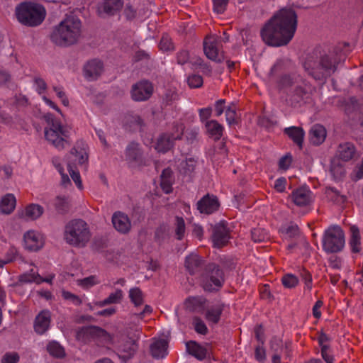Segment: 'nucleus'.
Here are the masks:
<instances>
[{
    "instance_id": "nucleus-45",
    "label": "nucleus",
    "mask_w": 363,
    "mask_h": 363,
    "mask_svg": "<svg viewBox=\"0 0 363 363\" xmlns=\"http://www.w3.org/2000/svg\"><path fill=\"white\" fill-rule=\"evenodd\" d=\"M252 240L255 242H264L269 238L268 233L266 230L261 228H254L251 231Z\"/></svg>"
},
{
    "instance_id": "nucleus-36",
    "label": "nucleus",
    "mask_w": 363,
    "mask_h": 363,
    "mask_svg": "<svg viewBox=\"0 0 363 363\" xmlns=\"http://www.w3.org/2000/svg\"><path fill=\"white\" fill-rule=\"evenodd\" d=\"M188 353L199 360H203L206 357L207 350L203 346L195 341H189L186 343Z\"/></svg>"
},
{
    "instance_id": "nucleus-5",
    "label": "nucleus",
    "mask_w": 363,
    "mask_h": 363,
    "mask_svg": "<svg viewBox=\"0 0 363 363\" xmlns=\"http://www.w3.org/2000/svg\"><path fill=\"white\" fill-rule=\"evenodd\" d=\"M72 127L62 124L60 121H52L44 130L45 140L59 150L69 147L72 144Z\"/></svg>"
},
{
    "instance_id": "nucleus-33",
    "label": "nucleus",
    "mask_w": 363,
    "mask_h": 363,
    "mask_svg": "<svg viewBox=\"0 0 363 363\" xmlns=\"http://www.w3.org/2000/svg\"><path fill=\"white\" fill-rule=\"evenodd\" d=\"M16 206V199L12 194H7L0 201V212L4 214L11 213Z\"/></svg>"
},
{
    "instance_id": "nucleus-4",
    "label": "nucleus",
    "mask_w": 363,
    "mask_h": 363,
    "mask_svg": "<svg viewBox=\"0 0 363 363\" xmlns=\"http://www.w3.org/2000/svg\"><path fill=\"white\" fill-rule=\"evenodd\" d=\"M82 21L73 15L67 16L55 26L50 34L51 41L57 45L67 47L75 44L82 35Z\"/></svg>"
},
{
    "instance_id": "nucleus-14",
    "label": "nucleus",
    "mask_w": 363,
    "mask_h": 363,
    "mask_svg": "<svg viewBox=\"0 0 363 363\" xmlns=\"http://www.w3.org/2000/svg\"><path fill=\"white\" fill-rule=\"evenodd\" d=\"M44 244V236L38 231L30 230L23 235V246L29 251H38Z\"/></svg>"
},
{
    "instance_id": "nucleus-59",
    "label": "nucleus",
    "mask_w": 363,
    "mask_h": 363,
    "mask_svg": "<svg viewBox=\"0 0 363 363\" xmlns=\"http://www.w3.org/2000/svg\"><path fill=\"white\" fill-rule=\"evenodd\" d=\"M194 329L197 333L206 335L208 333V328L206 324L200 318H194Z\"/></svg>"
},
{
    "instance_id": "nucleus-35",
    "label": "nucleus",
    "mask_w": 363,
    "mask_h": 363,
    "mask_svg": "<svg viewBox=\"0 0 363 363\" xmlns=\"http://www.w3.org/2000/svg\"><path fill=\"white\" fill-rule=\"evenodd\" d=\"M173 172L170 167L163 169L160 175V186L163 191L169 194L172 191Z\"/></svg>"
},
{
    "instance_id": "nucleus-6",
    "label": "nucleus",
    "mask_w": 363,
    "mask_h": 363,
    "mask_svg": "<svg viewBox=\"0 0 363 363\" xmlns=\"http://www.w3.org/2000/svg\"><path fill=\"white\" fill-rule=\"evenodd\" d=\"M16 15L18 21L22 24L37 26L44 21L46 11L41 4L24 2L16 7Z\"/></svg>"
},
{
    "instance_id": "nucleus-42",
    "label": "nucleus",
    "mask_w": 363,
    "mask_h": 363,
    "mask_svg": "<svg viewBox=\"0 0 363 363\" xmlns=\"http://www.w3.org/2000/svg\"><path fill=\"white\" fill-rule=\"evenodd\" d=\"M330 172L333 178L336 181L341 180L345 175V170L343 166L335 161L332 162L330 164Z\"/></svg>"
},
{
    "instance_id": "nucleus-3",
    "label": "nucleus",
    "mask_w": 363,
    "mask_h": 363,
    "mask_svg": "<svg viewBox=\"0 0 363 363\" xmlns=\"http://www.w3.org/2000/svg\"><path fill=\"white\" fill-rule=\"evenodd\" d=\"M137 328L130 323H118L115 331V354L122 363H127L138 350Z\"/></svg>"
},
{
    "instance_id": "nucleus-60",
    "label": "nucleus",
    "mask_w": 363,
    "mask_h": 363,
    "mask_svg": "<svg viewBox=\"0 0 363 363\" xmlns=\"http://www.w3.org/2000/svg\"><path fill=\"white\" fill-rule=\"evenodd\" d=\"M229 0H213V11L217 13H223L228 6Z\"/></svg>"
},
{
    "instance_id": "nucleus-11",
    "label": "nucleus",
    "mask_w": 363,
    "mask_h": 363,
    "mask_svg": "<svg viewBox=\"0 0 363 363\" xmlns=\"http://www.w3.org/2000/svg\"><path fill=\"white\" fill-rule=\"evenodd\" d=\"M125 157L127 161L134 166L140 167L147 165L141 145L135 141L128 145L125 149Z\"/></svg>"
},
{
    "instance_id": "nucleus-23",
    "label": "nucleus",
    "mask_w": 363,
    "mask_h": 363,
    "mask_svg": "<svg viewBox=\"0 0 363 363\" xmlns=\"http://www.w3.org/2000/svg\"><path fill=\"white\" fill-rule=\"evenodd\" d=\"M203 51L206 56L216 62H222L225 60L223 55H218V50L216 47V40H210L208 39H206L203 42Z\"/></svg>"
},
{
    "instance_id": "nucleus-48",
    "label": "nucleus",
    "mask_w": 363,
    "mask_h": 363,
    "mask_svg": "<svg viewBox=\"0 0 363 363\" xmlns=\"http://www.w3.org/2000/svg\"><path fill=\"white\" fill-rule=\"evenodd\" d=\"M69 200L65 196H57L54 200V206L61 213L66 211L69 207Z\"/></svg>"
},
{
    "instance_id": "nucleus-15",
    "label": "nucleus",
    "mask_w": 363,
    "mask_h": 363,
    "mask_svg": "<svg viewBox=\"0 0 363 363\" xmlns=\"http://www.w3.org/2000/svg\"><path fill=\"white\" fill-rule=\"evenodd\" d=\"M196 206L201 213L209 215L218 210L220 203L216 196L207 194L197 202Z\"/></svg>"
},
{
    "instance_id": "nucleus-22",
    "label": "nucleus",
    "mask_w": 363,
    "mask_h": 363,
    "mask_svg": "<svg viewBox=\"0 0 363 363\" xmlns=\"http://www.w3.org/2000/svg\"><path fill=\"white\" fill-rule=\"evenodd\" d=\"M121 10L126 21H131L137 16V9L130 1L124 4V0H115V13Z\"/></svg>"
},
{
    "instance_id": "nucleus-37",
    "label": "nucleus",
    "mask_w": 363,
    "mask_h": 363,
    "mask_svg": "<svg viewBox=\"0 0 363 363\" xmlns=\"http://www.w3.org/2000/svg\"><path fill=\"white\" fill-rule=\"evenodd\" d=\"M224 304L217 303L207 309L205 314L206 319L213 324H217L220 319V315L223 311Z\"/></svg>"
},
{
    "instance_id": "nucleus-1",
    "label": "nucleus",
    "mask_w": 363,
    "mask_h": 363,
    "mask_svg": "<svg viewBox=\"0 0 363 363\" xmlns=\"http://www.w3.org/2000/svg\"><path fill=\"white\" fill-rule=\"evenodd\" d=\"M296 28V12L291 9H282L264 24L260 35L267 45L285 46L292 40Z\"/></svg>"
},
{
    "instance_id": "nucleus-13",
    "label": "nucleus",
    "mask_w": 363,
    "mask_h": 363,
    "mask_svg": "<svg viewBox=\"0 0 363 363\" xmlns=\"http://www.w3.org/2000/svg\"><path fill=\"white\" fill-rule=\"evenodd\" d=\"M211 239L214 247L220 248L227 245L230 239V232L223 220L212 225Z\"/></svg>"
},
{
    "instance_id": "nucleus-27",
    "label": "nucleus",
    "mask_w": 363,
    "mask_h": 363,
    "mask_svg": "<svg viewBox=\"0 0 363 363\" xmlns=\"http://www.w3.org/2000/svg\"><path fill=\"white\" fill-rule=\"evenodd\" d=\"M325 138L326 130L323 125L315 124L312 126L309 131V140L313 145H320L325 141Z\"/></svg>"
},
{
    "instance_id": "nucleus-47",
    "label": "nucleus",
    "mask_w": 363,
    "mask_h": 363,
    "mask_svg": "<svg viewBox=\"0 0 363 363\" xmlns=\"http://www.w3.org/2000/svg\"><path fill=\"white\" fill-rule=\"evenodd\" d=\"M225 117L228 123L231 125L238 123V118L236 113V108L234 104H231L225 110Z\"/></svg>"
},
{
    "instance_id": "nucleus-50",
    "label": "nucleus",
    "mask_w": 363,
    "mask_h": 363,
    "mask_svg": "<svg viewBox=\"0 0 363 363\" xmlns=\"http://www.w3.org/2000/svg\"><path fill=\"white\" fill-rule=\"evenodd\" d=\"M67 171L77 187L82 190L83 189V185L79 171L75 169L69 163L67 164Z\"/></svg>"
},
{
    "instance_id": "nucleus-10",
    "label": "nucleus",
    "mask_w": 363,
    "mask_h": 363,
    "mask_svg": "<svg viewBox=\"0 0 363 363\" xmlns=\"http://www.w3.org/2000/svg\"><path fill=\"white\" fill-rule=\"evenodd\" d=\"M345 246V234L338 225L330 227L325 232L323 240V247L326 252H340Z\"/></svg>"
},
{
    "instance_id": "nucleus-56",
    "label": "nucleus",
    "mask_w": 363,
    "mask_h": 363,
    "mask_svg": "<svg viewBox=\"0 0 363 363\" xmlns=\"http://www.w3.org/2000/svg\"><path fill=\"white\" fill-rule=\"evenodd\" d=\"M177 92L174 89H167L164 95L163 100L166 106L171 105L173 101L178 100Z\"/></svg>"
},
{
    "instance_id": "nucleus-24",
    "label": "nucleus",
    "mask_w": 363,
    "mask_h": 363,
    "mask_svg": "<svg viewBox=\"0 0 363 363\" xmlns=\"http://www.w3.org/2000/svg\"><path fill=\"white\" fill-rule=\"evenodd\" d=\"M43 212V206L36 203H30L19 212V216L27 220H33L40 218Z\"/></svg>"
},
{
    "instance_id": "nucleus-19",
    "label": "nucleus",
    "mask_w": 363,
    "mask_h": 363,
    "mask_svg": "<svg viewBox=\"0 0 363 363\" xmlns=\"http://www.w3.org/2000/svg\"><path fill=\"white\" fill-rule=\"evenodd\" d=\"M33 86L35 91L42 96V99L45 102V104L49 106L50 108L56 111L59 113L62 116H63V113H62L60 108L57 106V105L52 101L51 99H48L47 96L44 95L45 91L47 89V84L44 79L40 77H36L33 81Z\"/></svg>"
},
{
    "instance_id": "nucleus-58",
    "label": "nucleus",
    "mask_w": 363,
    "mask_h": 363,
    "mask_svg": "<svg viewBox=\"0 0 363 363\" xmlns=\"http://www.w3.org/2000/svg\"><path fill=\"white\" fill-rule=\"evenodd\" d=\"M167 233V226L164 225H160L155 230V240L159 243L162 242L166 238Z\"/></svg>"
},
{
    "instance_id": "nucleus-55",
    "label": "nucleus",
    "mask_w": 363,
    "mask_h": 363,
    "mask_svg": "<svg viewBox=\"0 0 363 363\" xmlns=\"http://www.w3.org/2000/svg\"><path fill=\"white\" fill-rule=\"evenodd\" d=\"M20 360L19 354L16 352L5 353L1 359V363H18Z\"/></svg>"
},
{
    "instance_id": "nucleus-28",
    "label": "nucleus",
    "mask_w": 363,
    "mask_h": 363,
    "mask_svg": "<svg viewBox=\"0 0 363 363\" xmlns=\"http://www.w3.org/2000/svg\"><path fill=\"white\" fill-rule=\"evenodd\" d=\"M168 342L164 339H160L150 345V353L155 359H162L167 354Z\"/></svg>"
},
{
    "instance_id": "nucleus-2",
    "label": "nucleus",
    "mask_w": 363,
    "mask_h": 363,
    "mask_svg": "<svg viewBox=\"0 0 363 363\" xmlns=\"http://www.w3.org/2000/svg\"><path fill=\"white\" fill-rule=\"evenodd\" d=\"M340 49L335 48L328 53L322 52L320 48H315L307 54L303 63L304 70L308 75L315 81L324 82L334 73L341 57L337 55Z\"/></svg>"
},
{
    "instance_id": "nucleus-40",
    "label": "nucleus",
    "mask_w": 363,
    "mask_h": 363,
    "mask_svg": "<svg viewBox=\"0 0 363 363\" xmlns=\"http://www.w3.org/2000/svg\"><path fill=\"white\" fill-rule=\"evenodd\" d=\"M77 286L84 290H89L93 286L100 283V279L97 276L91 275L76 281Z\"/></svg>"
},
{
    "instance_id": "nucleus-12",
    "label": "nucleus",
    "mask_w": 363,
    "mask_h": 363,
    "mask_svg": "<svg viewBox=\"0 0 363 363\" xmlns=\"http://www.w3.org/2000/svg\"><path fill=\"white\" fill-rule=\"evenodd\" d=\"M130 93L135 101H147L153 93L152 84L148 80H141L133 85Z\"/></svg>"
},
{
    "instance_id": "nucleus-62",
    "label": "nucleus",
    "mask_w": 363,
    "mask_h": 363,
    "mask_svg": "<svg viewBox=\"0 0 363 363\" xmlns=\"http://www.w3.org/2000/svg\"><path fill=\"white\" fill-rule=\"evenodd\" d=\"M270 350L274 353H281L283 350V342L278 338H272L270 341Z\"/></svg>"
},
{
    "instance_id": "nucleus-43",
    "label": "nucleus",
    "mask_w": 363,
    "mask_h": 363,
    "mask_svg": "<svg viewBox=\"0 0 363 363\" xmlns=\"http://www.w3.org/2000/svg\"><path fill=\"white\" fill-rule=\"evenodd\" d=\"M47 350L50 355L57 358L63 357L65 354L64 348L55 341L48 343Z\"/></svg>"
},
{
    "instance_id": "nucleus-51",
    "label": "nucleus",
    "mask_w": 363,
    "mask_h": 363,
    "mask_svg": "<svg viewBox=\"0 0 363 363\" xmlns=\"http://www.w3.org/2000/svg\"><path fill=\"white\" fill-rule=\"evenodd\" d=\"M185 222L183 218L176 217V229L175 234L178 240H182L184 236Z\"/></svg>"
},
{
    "instance_id": "nucleus-30",
    "label": "nucleus",
    "mask_w": 363,
    "mask_h": 363,
    "mask_svg": "<svg viewBox=\"0 0 363 363\" xmlns=\"http://www.w3.org/2000/svg\"><path fill=\"white\" fill-rule=\"evenodd\" d=\"M337 155L343 161L347 162L353 159L356 155L354 145L351 143L340 144L337 148Z\"/></svg>"
},
{
    "instance_id": "nucleus-49",
    "label": "nucleus",
    "mask_w": 363,
    "mask_h": 363,
    "mask_svg": "<svg viewBox=\"0 0 363 363\" xmlns=\"http://www.w3.org/2000/svg\"><path fill=\"white\" fill-rule=\"evenodd\" d=\"M129 297L135 306H140L143 303V292L138 288H133L129 291Z\"/></svg>"
},
{
    "instance_id": "nucleus-46",
    "label": "nucleus",
    "mask_w": 363,
    "mask_h": 363,
    "mask_svg": "<svg viewBox=\"0 0 363 363\" xmlns=\"http://www.w3.org/2000/svg\"><path fill=\"white\" fill-rule=\"evenodd\" d=\"M196 163V160H195L194 158L191 157L186 159L185 161L182 162L180 164L182 168L181 172H182V173L184 174L190 175L194 172Z\"/></svg>"
},
{
    "instance_id": "nucleus-63",
    "label": "nucleus",
    "mask_w": 363,
    "mask_h": 363,
    "mask_svg": "<svg viewBox=\"0 0 363 363\" xmlns=\"http://www.w3.org/2000/svg\"><path fill=\"white\" fill-rule=\"evenodd\" d=\"M62 296L65 300H68L75 305H79L82 303L80 298L71 292L63 290Z\"/></svg>"
},
{
    "instance_id": "nucleus-61",
    "label": "nucleus",
    "mask_w": 363,
    "mask_h": 363,
    "mask_svg": "<svg viewBox=\"0 0 363 363\" xmlns=\"http://www.w3.org/2000/svg\"><path fill=\"white\" fill-rule=\"evenodd\" d=\"M308 94L306 89L301 86H296L294 91V96L297 102L306 98Z\"/></svg>"
},
{
    "instance_id": "nucleus-32",
    "label": "nucleus",
    "mask_w": 363,
    "mask_h": 363,
    "mask_svg": "<svg viewBox=\"0 0 363 363\" xmlns=\"http://www.w3.org/2000/svg\"><path fill=\"white\" fill-rule=\"evenodd\" d=\"M206 128L208 135L214 140H218L223 136L224 128L216 120L207 121Z\"/></svg>"
},
{
    "instance_id": "nucleus-7",
    "label": "nucleus",
    "mask_w": 363,
    "mask_h": 363,
    "mask_svg": "<svg viewBox=\"0 0 363 363\" xmlns=\"http://www.w3.org/2000/svg\"><path fill=\"white\" fill-rule=\"evenodd\" d=\"M65 239L74 246H84L91 235L87 224L82 220H72L65 226Z\"/></svg>"
},
{
    "instance_id": "nucleus-18",
    "label": "nucleus",
    "mask_w": 363,
    "mask_h": 363,
    "mask_svg": "<svg viewBox=\"0 0 363 363\" xmlns=\"http://www.w3.org/2000/svg\"><path fill=\"white\" fill-rule=\"evenodd\" d=\"M104 70L103 62L99 60L94 59L85 64L83 72L84 77L88 80H95L103 73Z\"/></svg>"
},
{
    "instance_id": "nucleus-41",
    "label": "nucleus",
    "mask_w": 363,
    "mask_h": 363,
    "mask_svg": "<svg viewBox=\"0 0 363 363\" xmlns=\"http://www.w3.org/2000/svg\"><path fill=\"white\" fill-rule=\"evenodd\" d=\"M113 0H104L99 5L97 12L100 17L106 18L113 14Z\"/></svg>"
},
{
    "instance_id": "nucleus-8",
    "label": "nucleus",
    "mask_w": 363,
    "mask_h": 363,
    "mask_svg": "<svg viewBox=\"0 0 363 363\" xmlns=\"http://www.w3.org/2000/svg\"><path fill=\"white\" fill-rule=\"evenodd\" d=\"M201 284L206 291L218 290L224 283V273L216 263L207 264L199 277Z\"/></svg>"
},
{
    "instance_id": "nucleus-34",
    "label": "nucleus",
    "mask_w": 363,
    "mask_h": 363,
    "mask_svg": "<svg viewBox=\"0 0 363 363\" xmlns=\"http://www.w3.org/2000/svg\"><path fill=\"white\" fill-rule=\"evenodd\" d=\"M70 155L74 157V160L78 164L82 165L88 161L87 147L85 145L74 147L70 151Z\"/></svg>"
},
{
    "instance_id": "nucleus-52",
    "label": "nucleus",
    "mask_w": 363,
    "mask_h": 363,
    "mask_svg": "<svg viewBox=\"0 0 363 363\" xmlns=\"http://www.w3.org/2000/svg\"><path fill=\"white\" fill-rule=\"evenodd\" d=\"M52 89L57 98L61 101V103L66 107L69 106V101L64 89L58 86H54Z\"/></svg>"
},
{
    "instance_id": "nucleus-54",
    "label": "nucleus",
    "mask_w": 363,
    "mask_h": 363,
    "mask_svg": "<svg viewBox=\"0 0 363 363\" xmlns=\"http://www.w3.org/2000/svg\"><path fill=\"white\" fill-rule=\"evenodd\" d=\"M187 82L190 88H199L203 85V81L201 76L199 74H192L188 77Z\"/></svg>"
},
{
    "instance_id": "nucleus-53",
    "label": "nucleus",
    "mask_w": 363,
    "mask_h": 363,
    "mask_svg": "<svg viewBox=\"0 0 363 363\" xmlns=\"http://www.w3.org/2000/svg\"><path fill=\"white\" fill-rule=\"evenodd\" d=\"M281 281L286 288H294L298 284V280L295 275L287 274L282 277Z\"/></svg>"
},
{
    "instance_id": "nucleus-16",
    "label": "nucleus",
    "mask_w": 363,
    "mask_h": 363,
    "mask_svg": "<svg viewBox=\"0 0 363 363\" xmlns=\"http://www.w3.org/2000/svg\"><path fill=\"white\" fill-rule=\"evenodd\" d=\"M121 120L123 128L129 131H143L145 126L144 121L140 116L131 113L124 114Z\"/></svg>"
},
{
    "instance_id": "nucleus-9",
    "label": "nucleus",
    "mask_w": 363,
    "mask_h": 363,
    "mask_svg": "<svg viewBox=\"0 0 363 363\" xmlns=\"http://www.w3.org/2000/svg\"><path fill=\"white\" fill-rule=\"evenodd\" d=\"M77 338L82 342L94 340L99 346L110 349L112 345L111 337L103 329L98 327H84L77 333Z\"/></svg>"
},
{
    "instance_id": "nucleus-44",
    "label": "nucleus",
    "mask_w": 363,
    "mask_h": 363,
    "mask_svg": "<svg viewBox=\"0 0 363 363\" xmlns=\"http://www.w3.org/2000/svg\"><path fill=\"white\" fill-rule=\"evenodd\" d=\"M327 196L334 203L338 204L344 203L347 197L340 194V192L334 187H328L326 189Z\"/></svg>"
},
{
    "instance_id": "nucleus-26",
    "label": "nucleus",
    "mask_w": 363,
    "mask_h": 363,
    "mask_svg": "<svg viewBox=\"0 0 363 363\" xmlns=\"http://www.w3.org/2000/svg\"><path fill=\"white\" fill-rule=\"evenodd\" d=\"M206 302L207 300L203 296H191L186 299L185 306L191 312L203 313Z\"/></svg>"
},
{
    "instance_id": "nucleus-25",
    "label": "nucleus",
    "mask_w": 363,
    "mask_h": 363,
    "mask_svg": "<svg viewBox=\"0 0 363 363\" xmlns=\"http://www.w3.org/2000/svg\"><path fill=\"white\" fill-rule=\"evenodd\" d=\"M131 229V222L124 213L121 211L115 212V230L121 234H127Z\"/></svg>"
},
{
    "instance_id": "nucleus-64",
    "label": "nucleus",
    "mask_w": 363,
    "mask_h": 363,
    "mask_svg": "<svg viewBox=\"0 0 363 363\" xmlns=\"http://www.w3.org/2000/svg\"><path fill=\"white\" fill-rule=\"evenodd\" d=\"M160 48L162 50L169 51L174 49V45L170 38L163 36L160 42Z\"/></svg>"
},
{
    "instance_id": "nucleus-29",
    "label": "nucleus",
    "mask_w": 363,
    "mask_h": 363,
    "mask_svg": "<svg viewBox=\"0 0 363 363\" xmlns=\"http://www.w3.org/2000/svg\"><path fill=\"white\" fill-rule=\"evenodd\" d=\"M291 197L294 203L298 206H306L311 203V191L305 188L294 190Z\"/></svg>"
},
{
    "instance_id": "nucleus-38",
    "label": "nucleus",
    "mask_w": 363,
    "mask_h": 363,
    "mask_svg": "<svg viewBox=\"0 0 363 363\" xmlns=\"http://www.w3.org/2000/svg\"><path fill=\"white\" fill-rule=\"evenodd\" d=\"M53 276H50L45 279L42 278L36 272H34L33 269L30 270V272L23 274L21 276L20 280L22 282H35L36 284H40L42 282H48L50 283L53 279Z\"/></svg>"
},
{
    "instance_id": "nucleus-31",
    "label": "nucleus",
    "mask_w": 363,
    "mask_h": 363,
    "mask_svg": "<svg viewBox=\"0 0 363 363\" xmlns=\"http://www.w3.org/2000/svg\"><path fill=\"white\" fill-rule=\"evenodd\" d=\"M284 133L287 135L300 149H302L305 135L302 128L296 126L286 128L284 130Z\"/></svg>"
},
{
    "instance_id": "nucleus-17",
    "label": "nucleus",
    "mask_w": 363,
    "mask_h": 363,
    "mask_svg": "<svg viewBox=\"0 0 363 363\" xmlns=\"http://www.w3.org/2000/svg\"><path fill=\"white\" fill-rule=\"evenodd\" d=\"M204 261L197 254H191L185 258V267L191 275L201 276L205 266Z\"/></svg>"
},
{
    "instance_id": "nucleus-39",
    "label": "nucleus",
    "mask_w": 363,
    "mask_h": 363,
    "mask_svg": "<svg viewBox=\"0 0 363 363\" xmlns=\"http://www.w3.org/2000/svg\"><path fill=\"white\" fill-rule=\"evenodd\" d=\"M351 237L350 239V245L352 248V251L354 253H357L360 251L361 237L359 230L356 225L350 227Z\"/></svg>"
},
{
    "instance_id": "nucleus-21",
    "label": "nucleus",
    "mask_w": 363,
    "mask_h": 363,
    "mask_svg": "<svg viewBox=\"0 0 363 363\" xmlns=\"http://www.w3.org/2000/svg\"><path fill=\"white\" fill-rule=\"evenodd\" d=\"M50 313L48 311H41L35 318L34 330L40 335L44 334L50 328Z\"/></svg>"
},
{
    "instance_id": "nucleus-20",
    "label": "nucleus",
    "mask_w": 363,
    "mask_h": 363,
    "mask_svg": "<svg viewBox=\"0 0 363 363\" xmlns=\"http://www.w3.org/2000/svg\"><path fill=\"white\" fill-rule=\"evenodd\" d=\"M180 138L179 136L175 137L172 133H164L158 137L155 150L160 152H167L173 147L174 142Z\"/></svg>"
},
{
    "instance_id": "nucleus-57",
    "label": "nucleus",
    "mask_w": 363,
    "mask_h": 363,
    "mask_svg": "<svg viewBox=\"0 0 363 363\" xmlns=\"http://www.w3.org/2000/svg\"><path fill=\"white\" fill-rule=\"evenodd\" d=\"M294 84V78L291 75L285 74L280 77L277 82L279 89H284L292 86Z\"/></svg>"
}]
</instances>
